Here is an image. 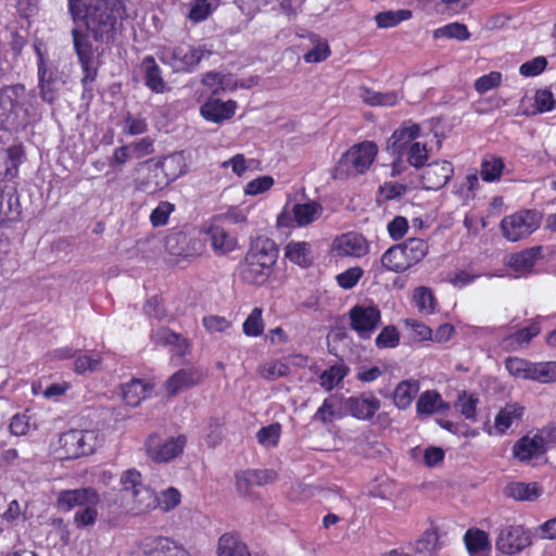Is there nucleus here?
<instances>
[{"label": "nucleus", "instance_id": "f257e3e1", "mask_svg": "<svg viewBox=\"0 0 556 556\" xmlns=\"http://www.w3.org/2000/svg\"><path fill=\"white\" fill-rule=\"evenodd\" d=\"M126 0H86L78 18L85 20L94 40L110 42L117 31V23L126 17Z\"/></svg>", "mask_w": 556, "mask_h": 556}, {"label": "nucleus", "instance_id": "f03ea898", "mask_svg": "<svg viewBox=\"0 0 556 556\" xmlns=\"http://www.w3.org/2000/svg\"><path fill=\"white\" fill-rule=\"evenodd\" d=\"M279 252L274 240L257 237L239 266L240 278L249 285L263 286L273 273Z\"/></svg>", "mask_w": 556, "mask_h": 556}, {"label": "nucleus", "instance_id": "7ed1b4c3", "mask_svg": "<svg viewBox=\"0 0 556 556\" xmlns=\"http://www.w3.org/2000/svg\"><path fill=\"white\" fill-rule=\"evenodd\" d=\"M36 96L27 91L22 84L7 85L0 88V128L13 126L20 115L29 116Z\"/></svg>", "mask_w": 556, "mask_h": 556}, {"label": "nucleus", "instance_id": "20e7f679", "mask_svg": "<svg viewBox=\"0 0 556 556\" xmlns=\"http://www.w3.org/2000/svg\"><path fill=\"white\" fill-rule=\"evenodd\" d=\"M377 153L378 148L372 141H363L352 146L342 154L333 168V178L343 180L364 174L374 163Z\"/></svg>", "mask_w": 556, "mask_h": 556}, {"label": "nucleus", "instance_id": "39448f33", "mask_svg": "<svg viewBox=\"0 0 556 556\" xmlns=\"http://www.w3.org/2000/svg\"><path fill=\"white\" fill-rule=\"evenodd\" d=\"M99 444L97 431L73 429L61 434L58 453L61 458L76 459L91 455Z\"/></svg>", "mask_w": 556, "mask_h": 556}, {"label": "nucleus", "instance_id": "423d86ee", "mask_svg": "<svg viewBox=\"0 0 556 556\" xmlns=\"http://www.w3.org/2000/svg\"><path fill=\"white\" fill-rule=\"evenodd\" d=\"M541 225V215L534 210H520L505 216L501 222V230L510 242L520 241L532 235Z\"/></svg>", "mask_w": 556, "mask_h": 556}, {"label": "nucleus", "instance_id": "0eeeda50", "mask_svg": "<svg viewBox=\"0 0 556 556\" xmlns=\"http://www.w3.org/2000/svg\"><path fill=\"white\" fill-rule=\"evenodd\" d=\"M210 54L211 52L202 46L194 47L185 42L164 47L162 50V59L177 72H191L204 56Z\"/></svg>", "mask_w": 556, "mask_h": 556}, {"label": "nucleus", "instance_id": "6e6552de", "mask_svg": "<svg viewBox=\"0 0 556 556\" xmlns=\"http://www.w3.org/2000/svg\"><path fill=\"white\" fill-rule=\"evenodd\" d=\"M38 55V78L40 98L50 104L58 99L59 92L64 84L58 68L48 62L39 48H36Z\"/></svg>", "mask_w": 556, "mask_h": 556}, {"label": "nucleus", "instance_id": "1a4fd4ad", "mask_svg": "<svg viewBox=\"0 0 556 556\" xmlns=\"http://www.w3.org/2000/svg\"><path fill=\"white\" fill-rule=\"evenodd\" d=\"M72 36L75 52L84 72L81 84L84 88L87 89V87L96 80L98 74L92 45L88 35L79 30L77 27L72 29Z\"/></svg>", "mask_w": 556, "mask_h": 556}, {"label": "nucleus", "instance_id": "9d476101", "mask_svg": "<svg viewBox=\"0 0 556 556\" xmlns=\"http://www.w3.org/2000/svg\"><path fill=\"white\" fill-rule=\"evenodd\" d=\"M350 326L358 337L368 339L378 328L381 312L376 305H355L349 312Z\"/></svg>", "mask_w": 556, "mask_h": 556}, {"label": "nucleus", "instance_id": "9b49d317", "mask_svg": "<svg viewBox=\"0 0 556 556\" xmlns=\"http://www.w3.org/2000/svg\"><path fill=\"white\" fill-rule=\"evenodd\" d=\"M184 435L161 439L159 435H150L147 441V453L156 463H165L182 453L186 445Z\"/></svg>", "mask_w": 556, "mask_h": 556}, {"label": "nucleus", "instance_id": "f8f14e48", "mask_svg": "<svg viewBox=\"0 0 556 556\" xmlns=\"http://www.w3.org/2000/svg\"><path fill=\"white\" fill-rule=\"evenodd\" d=\"M531 544V536L528 530L521 526H504L500 529L495 546L506 555H514L521 552Z\"/></svg>", "mask_w": 556, "mask_h": 556}, {"label": "nucleus", "instance_id": "ddd939ff", "mask_svg": "<svg viewBox=\"0 0 556 556\" xmlns=\"http://www.w3.org/2000/svg\"><path fill=\"white\" fill-rule=\"evenodd\" d=\"M206 377V370L201 366H186L174 372L165 382L169 396L201 384Z\"/></svg>", "mask_w": 556, "mask_h": 556}, {"label": "nucleus", "instance_id": "4468645a", "mask_svg": "<svg viewBox=\"0 0 556 556\" xmlns=\"http://www.w3.org/2000/svg\"><path fill=\"white\" fill-rule=\"evenodd\" d=\"M135 556H190L189 553L173 540L164 536L144 539L138 546Z\"/></svg>", "mask_w": 556, "mask_h": 556}, {"label": "nucleus", "instance_id": "2eb2a0df", "mask_svg": "<svg viewBox=\"0 0 556 556\" xmlns=\"http://www.w3.org/2000/svg\"><path fill=\"white\" fill-rule=\"evenodd\" d=\"M453 173V165L448 161H434L424 168L421 182L428 190H439L447 184Z\"/></svg>", "mask_w": 556, "mask_h": 556}, {"label": "nucleus", "instance_id": "dca6fc26", "mask_svg": "<svg viewBox=\"0 0 556 556\" xmlns=\"http://www.w3.org/2000/svg\"><path fill=\"white\" fill-rule=\"evenodd\" d=\"M99 495L91 488L75 490H63L58 494V506L63 510H71L75 507H85L90 504H99Z\"/></svg>", "mask_w": 556, "mask_h": 556}, {"label": "nucleus", "instance_id": "f3484780", "mask_svg": "<svg viewBox=\"0 0 556 556\" xmlns=\"http://www.w3.org/2000/svg\"><path fill=\"white\" fill-rule=\"evenodd\" d=\"M204 233L207 236L214 252L219 255L227 254L237 249V238L227 231L223 224L217 223L216 219H213L205 228Z\"/></svg>", "mask_w": 556, "mask_h": 556}, {"label": "nucleus", "instance_id": "a211bd4d", "mask_svg": "<svg viewBox=\"0 0 556 556\" xmlns=\"http://www.w3.org/2000/svg\"><path fill=\"white\" fill-rule=\"evenodd\" d=\"M344 408L353 417L367 420L380 408V401L374 395L352 396L345 400Z\"/></svg>", "mask_w": 556, "mask_h": 556}, {"label": "nucleus", "instance_id": "6ab92c4d", "mask_svg": "<svg viewBox=\"0 0 556 556\" xmlns=\"http://www.w3.org/2000/svg\"><path fill=\"white\" fill-rule=\"evenodd\" d=\"M410 267L401 244L389 248L380 257V262L372 265V270L380 274L382 269L403 273Z\"/></svg>", "mask_w": 556, "mask_h": 556}, {"label": "nucleus", "instance_id": "aec40b11", "mask_svg": "<svg viewBox=\"0 0 556 556\" xmlns=\"http://www.w3.org/2000/svg\"><path fill=\"white\" fill-rule=\"evenodd\" d=\"M334 250L338 255L362 257L368 253L366 239L354 232L344 233L334 241Z\"/></svg>", "mask_w": 556, "mask_h": 556}, {"label": "nucleus", "instance_id": "412c9836", "mask_svg": "<svg viewBox=\"0 0 556 556\" xmlns=\"http://www.w3.org/2000/svg\"><path fill=\"white\" fill-rule=\"evenodd\" d=\"M545 451V439L542 434L522 437L514 445V456L520 462H528L544 454Z\"/></svg>", "mask_w": 556, "mask_h": 556}, {"label": "nucleus", "instance_id": "4be33fe9", "mask_svg": "<svg viewBox=\"0 0 556 556\" xmlns=\"http://www.w3.org/2000/svg\"><path fill=\"white\" fill-rule=\"evenodd\" d=\"M23 149L20 146H11L0 149V178L12 180L17 176L18 166L23 161Z\"/></svg>", "mask_w": 556, "mask_h": 556}, {"label": "nucleus", "instance_id": "5701e85b", "mask_svg": "<svg viewBox=\"0 0 556 556\" xmlns=\"http://www.w3.org/2000/svg\"><path fill=\"white\" fill-rule=\"evenodd\" d=\"M236 102L214 99L208 100L201 106L202 116L210 122L219 123L222 121L230 118L236 111Z\"/></svg>", "mask_w": 556, "mask_h": 556}, {"label": "nucleus", "instance_id": "b1692460", "mask_svg": "<svg viewBox=\"0 0 556 556\" xmlns=\"http://www.w3.org/2000/svg\"><path fill=\"white\" fill-rule=\"evenodd\" d=\"M140 166L148 169L147 177L139 181V188L142 191L154 193L168 185L164 174L161 172V167L159 166L157 162L153 163V160H148L140 163Z\"/></svg>", "mask_w": 556, "mask_h": 556}, {"label": "nucleus", "instance_id": "393cba45", "mask_svg": "<svg viewBox=\"0 0 556 556\" xmlns=\"http://www.w3.org/2000/svg\"><path fill=\"white\" fill-rule=\"evenodd\" d=\"M125 498L131 500L130 509L136 515L148 513L157 507L156 494L146 485L132 491Z\"/></svg>", "mask_w": 556, "mask_h": 556}, {"label": "nucleus", "instance_id": "a878e982", "mask_svg": "<svg viewBox=\"0 0 556 556\" xmlns=\"http://www.w3.org/2000/svg\"><path fill=\"white\" fill-rule=\"evenodd\" d=\"M464 542L470 556H489L491 542L485 531L469 529L464 535Z\"/></svg>", "mask_w": 556, "mask_h": 556}, {"label": "nucleus", "instance_id": "bb28decb", "mask_svg": "<svg viewBox=\"0 0 556 556\" xmlns=\"http://www.w3.org/2000/svg\"><path fill=\"white\" fill-rule=\"evenodd\" d=\"M167 182L175 181L187 172V163L182 152H176L157 161Z\"/></svg>", "mask_w": 556, "mask_h": 556}, {"label": "nucleus", "instance_id": "cd10ccee", "mask_svg": "<svg viewBox=\"0 0 556 556\" xmlns=\"http://www.w3.org/2000/svg\"><path fill=\"white\" fill-rule=\"evenodd\" d=\"M419 126L415 124L395 130L389 140L388 149L392 150L393 153L401 155L419 136Z\"/></svg>", "mask_w": 556, "mask_h": 556}, {"label": "nucleus", "instance_id": "c85d7f7f", "mask_svg": "<svg viewBox=\"0 0 556 556\" xmlns=\"http://www.w3.org/2000/svg\"><path fill=\"white\" fill-rule=\"evenodd\" d=\"M523 407L517 403L505 405L495 417L494 429L498 434H504L515 422L521 419Z\"/></svg>", "mask_w": 556, "mask_h": 556}, {"label": "nucleus", "instance_id": "c756f323", "mask_svg": "<svg viewBox=\"0 0 556 556\" xmlns=\"http://www.w3.org/2000/svg\"><path fill=\"white\" fill-rule=\"evenodd\" d=\"M321 212V205L314 201L295 203L291 210L293 219L299 227H304L312 224L320 217Z\"/></svg>", "mask_w": 556, "mask_h": 556}, {"label": "nucleus", "instance_id": "7c9ffc66", "mask_svg": "<svg viewBox=\"0 0 556 556\" xmlns=\"http://www.w3.org/2000/svg\"><path fill=\"white\" fill-rule=\"evenodd\" d=\"M146 85L156 93L166 91V84L162 78V71L152 56H146L142 61Z\"/></svg>", "mask_w": 556, "mask_h": 556}, {"label": "nucleus", "instance_id": "2f4dec72", "mask_svg": "<svg viewBox=\"0 0 556 556\" xmlns=\"http://www.w3.org/2000/svg\"><path fill=\"white\" fill-rule=\"evenodd\" d=\"M541 493L542 491L535 482H511L504 489V494L516 501H534Z\"/></svg>", "mask_w": 556, "mask_h": 556}, {"label": "nucleus", "instance_id": "473e14b6", "mask_svg": "<svg viewBox=\"0 0 556 556\" xmlns=\"http://www.w3.org/2000/svg\"><path fill=\"white\" fill-rule=\"evenodd\" d=\"M540 330V326L536 323H532L530 326L519 329L513 334L505 336L502 340V345L507 350H518L538 336Z\"/></svg>", "mask_w": 556, "mask_h": 556}, {"label": "nucleus", "instance_id": "72a5a7b5", "mask_svg": "<svg viewBox=\"0 0 556 556\" xmlns=\"http://www.w3.org/2000/svg\"><path fill=\"white\" fill-rule=\"evenodd\" d=\"M540 250L541 248H532L513 254L509 258L508 265L518 274H528L532 270L540 255Z\"/></svg>", "mask_w": 556, "mask_h": 556}, {"label": "nucleus", "instance_id": "f704fd0d", "mask_svg": "<svg viewBox=\"0 0 556 556\" xmlns=\"http://www.w3.org/2000/svg\"><path fill=\"white\" fill-rule=\"evenodd\" d=\"M218 0H192L189 3L187 18L193 24L207 20L218 8Z\"/></svg>", "mask_w": 556, "mask_h": 556}, {"label": "nucleus", "instance_id": "c9c22d12", "mask_svg": "<svg viewBox=\"0 0 556 556\" xmlns=\"http://www.w3.org/2000/svg\"><path fill=\"white\" fill-rule=\"evenodd\" d=\"M417 412L419 414L431 415L434 413H442L448 408L441 395L435 391L424 392L417 402Z\"/></svg>", "mask_w": 556, "mask_h": 556}, {"label": "nucleus", "instance_id": "e433bc0d", "mask_svg": "<svg viewBox=\"0 0 556 556\" xmlns=\"http://www.w3.org/2000/svg\"><path fill=\"white\" fill-rule=\"evenodd\" d=\"M400 244L410 267L421 262L429 251L427 241L419 238H409Z\"/></svg>", "mask_w": 556, "mask_h": 556}, {"label": "nucleus", "instance_id": "4c0bfd02", "mask_svg": "<svg viewBox=\"0 0 556 556\" xmlns=\"http://www.w3.org/2000/svg\"><path fill=\"white\" fill-rule=\"evenodd\" d=\"M147 393L148 386L139 379H132L122 386L123 400L129 406L139 405L140 402L146 399Z\"/></svg>", "mask_w": 556, "mask_h": 556}, {"label": "nucleus", "instance_id": "58836bf2", "mask_svg": "<svg viewBox=\"0 0 556 556\" xmlns=\"http://www.w3.org/2000/svg\"><path fill=\"white\" fill-rule=\"evenodd\" d=\"M418 390L419 386L416 381L406 380L400 382L393 394L395 405L401 409L407 408L418 393Z\"/></svg>", "mask_w": 556, "mask_h": 556}, {"label": "nucleus", "instance_id": "ea45409f", "mask_svg": "<svg viewBox=\"0 0 556 556\" xmlns=\"http://www.w3.org/2000/svg\"><path fill=\"white\" fill-rule=\"evenodd\" d=\"M413 303L417 309L425 315L434 313L437 306V300L428 287H417L413 292Z\"/></svg>", "mask_w": 556, "mask_h": 556}, {"label": "nucleus", "instance_id": "a19ab883", "mask_svg": "<svg viewBox=\"0 0 556 556\" xmlns=\"http://www.w3.org/2000/svg\"><path fill=\"white\" fill-rule=\"evenodd\" d=\"M505 164L502 157L490 155L482 160L480 175L483 181L493 182L500 180Z\"/></svg>", "mask_w": 556, "mask_h": 556}, {"label": "nucleus", "instance_id": "79ce46f5", "mask_svg": "<svg viewBox=\"0 0 556 556\" xmlns=\"http://www.w3.org/2000/svg\"><path fill=\"white\" fill-rule=\"evenodd\" d=\"M285 254L292 263L302 267L309 265L312 261L311 248L306 242H289Z\"/></svg>", "mask_w": 556, "mask_h": 556}, {"label": "nucleus", "instance_id": "37998d69", "mask_svg": "<svg viewBox=\"0 0 556 556\" xmlns=\"http://www.w3.org/2000/svg\"><path fill=\"white\" fill-rule=\"evenodd\" d=\"M245 544L235 533H224L217 542V556H238Z\"/></svg>", "mask_w": 556, "mask_h": 556}, {"label": "nucleus", "instance_id": "c03bdc74", "mask_svg": "<svg viewBox=\"0 0 556 556\" xmlns=\"http://www.w3.org/2000/svg\"><path fill=\"white\" fill-rule=\"evenodd\" d=\"M529 380L540 383L556 381V362L531 363Z\"/></svg>", "mask_w": 556, "mask_h": 556}, {"label": "nucleus", "instance_id": "a18cd8bd", "mask_svg": "<svg viewBox=\"0 0 556 556\" xmlns=\"http://www.w3.org/2000/svg\"><path fill=\"white\" fill-rule=\"evenodd\" d=\"M349 368L343 364H337L323 371L319 376V384L326 391H331L348 375Z\"/></svg>", "mask_w": 556, "mask_h": 556}, {"label": "nucleus", "instance_id": "49530a36", "mask_svg": "<svg viewBox=\"0 0 556 556\" xmlns=\"http://www.w3.org/2000/svg\"><path fill=\"white\" fill-rule=\"evenodd\" d=\"M361 97L363 101L369 105L392 106L399 100V97L395 92L382 93L366 88L362 90Z\"/></svg>", "mask_w": 556, "mask_h": 556}, {"label": "nucleus", "instance_id": "de8ad7c7", "mask_svg": "<svg viewBox=\"0 0 556 556\" xmlns=\"http://www.w3.org/2000/svg\"><path fill=\"white\" fill-rule=\"evenodd\" d=\"M102 356L96 351H89L87 354L78 356L74 363L75 371L85 374L87 371H96L100 368Z\"/></svg>", "mask_w": 556, "mask_h": 556}, {"label": "nucleus", "instance_id": "09e8293b", "mask_svg": "<svg viewBox=\"0 0 556 556\" xmlns=\"http://www.w3.org/2000/svg\"><path fill=\"white\" fill-rule=\"evenodd\" d=\"M412 17L409 10H399L396 12L388 11L381 12L376 15L377 25L381 28L394 27L402 21H407Z\"/></svg>", "mask_w": 556, "mask_h": 556}, {"label": "nucleus", "instance_id": "8fccbe9b", "mask_svg": "<svg viewBox=\"0 0 556 556\" xmlns=\"http://www.w3.org/2000/svg\"><path fill=\"white\" fill-rule=\"evenodd\" d=\"M258 371L264 379L273 381L289 375L290 369L287 363L282 361H274L263 364Z\"/></svg>", "mask_w": 556, "mask_h": 556}, {"label": "nucleus", "instance_id": "3c124183", "mask_svg": "<svg viewBox=\"0 0 556 556\" xmlns=\"http://www.w3.org/2000/svg\"><path fill=\"white\" fill-rule=\"evenodd\" d=\"M434 37L455 38L457 40L465 41L470 38V33L466 25L455 22L438 28L434 31Z\"/></svg>", "mask_w": 556, "mask_h": 556}, {"label": "nucleus", "instance_id": "603ef678", "mask_svg": "<svg viewBox=\"0 0 556 556\" xmlns=\"http://www.w3.org/2000/svg\"><path fill=\"white\" fill-rule=\"evenodd\" d=\"M263 330L262 309L255 307L243 323V332L248 337H258L263 333Z\"/></svg>", "mask_w": 556, "mask_h": 556}, {"label": "nucleus", "instance_id": "864d4df0", "mask_svg": "<svg viewBox=\"0 0 556 556\" xmlns=\"http://www.w3.org/2000/svg\"><path fill=\"white\" fill-rule=\"evenodd\" d=\"M156 498L157 507H160L162 511L167 513L180 504L181 495L176 488L170 486L156 495Z\"/></svg>", "mask_w": 556, "mask_h": 556}, {"label": "nucleus", "instance_id": "5fc2aeb1", "mask_svg": "<svg viewBox=\"0 0 556 556\" xmlns=\"http://www.w3.org/2000/svg\"><path fill=\"white\" fill-rule=\"evenodd\" d=\"M505 368L515 378L529 379L531 362L519 357H508Z\"/></svg>", "mask_w": 556, "mask_h": 556}, {"label": "nucleus", "instance_id": "6e6d98bb", "mask_svg": "<svg viewBox=\"0 0 556 556\" xmlns=\"http://www.w3.org/2000/svg\"><path fill=\"white\" fill-rule=\"evenodd\" d=\"M175 211V205L163 201L151 212L150 222L153 227H161L167 224L169 215Z\"/></svg>", "mask_w": 556, "mask_h": 556}, {"label": "nucleus", "instance_id": "4d7b16f0", "mask_svg": "<svg viewBox=\"0 0 556 556\" xmlns=\"http://www.w3.org/2000/svg\"><path fill=\"white\" fill-rule=\"evenodd\" d=\"M313 41L316 42L315 47L304 54L306 63H319L325 61L330 55V48L325 40H317V36H312Z\"/></svg>", "mask_w": 556, "mask_h": 556}, {"label": "nucleus", "instance_id": "13d9d810", "mask_svg": "<svg viewBox=\"0 0 556 556\" xmlns=\"http://www.w3.org/2000/svg\"><path fill=\"white\" fill-rule=\"evenodd\" d=\"M98 504H90L76 511L74 515V523L77 528L93 526L98 518Z\"/></svg>", "mask_w": 556, "mask_h": 556}, {"label": "nucleus", "instance_id": "bf43d9fd", "mask_svg": "<svg viewBox=\"0 0 556 556\" xmlns=\"http://www.w3.org/2000/svg\"><path fill=\"white\" fill-rule=\"evenodd\" d=\"M439 535L435 530L428 529L416 541L415 549L420 554H431L438 544Z\"/></svg>", "mask_w": 556, "mask_h": 556}, {"label": "nucleus", "instance_id": "052dcab7", "mask_svg": "<svg viewBox=\"0 0 556 556\" xmlns=\"http://www.w3.org/2000/svg\"><path fill=\"white\" fill-rule=\"evenodd\" d=\"M260 444L266 447L276 446L280 438V426L273 424L267 427H263L256 434Z\"/></svg>", "mask_w": 556, "mask_h": 556}, {"label": "nucleus", "instance_id": "680f3d73", "mask_svg": "<svg viewBox=\"0 0 556 556\" xmlns=\"http://www.w3.org/2000/svg\"><path fill=\"white\" fill-rule=\"evenodd\" d=\"M132 159L140 160L154 152V140L150 137L141 138L128 143Z\"/></svg>", "mask_w": 556, "mask_h": 556}, {"label": "nucleus", "instance_id": "e2e57ef3", "mask_svg": "<svg viewBox=\"0 0 556 556\" xmlns=\"http://www.w3.org/2000/svg\"><path fill=\"white\" fill-rule=\"evenodd\" d=\"M202 83L204 86L208 87L214 94H217L229 86V79L217 72H207L204 74Z\"/></svg>", "mask_w": 556, "mask_h": 556}, {"label": "nucleus", "instance_id": "0e129e2a", "mask_svg": "<svg viewBox=\"0 0 556 556\" xmlns=\"http://www.w3.org/2000/svg\"><path fill=\"white\" fill-rule=\"evenodd\" d=\"M274 186V178L271 176H261L249 181L244 187V193L248 195H257L266 192Z\"/></svg>", "mask_w": 556, "mask_h": 556}, {"label": "nucleus", "instance_id": "69168bd1", "mask_svg": "<svg viewBox=\"0 0 556 556\" xmlns=\"http://www.w3.org/2000/svg\"><path fill=\"white\" fill-rule=\"evenodd\" d=\"M400 342V336L394 326L384 327L376 338L379 349L395 348Z\"/></svg>", "mask_w": 556, "mask_h": 556}, {"label": "nucleus", "instance_id": "338daca9", "mask_svg": "<svg viewBox=\"0 0 556 556\" xmlns=\"http://www.w3.org/2000/svg\"><path fill=\"white\" fill-rule=\"evenodd\" d=\"M121 482L123 485L124 497L130 495L132 491L144 486L141 482V475L136 469H129L122 475Z\"/></svg>", "mask_w": 556, "mask_h": 556}, {"label": "nucleus", "instance_id": "774afa93", "mask_svg": "<svg viewBox=\"0 0 556 556\" xmlns=\"http://www.w3.org/2000/svg\"><path fill=\"white\" fill-rule=\"evenodd\" d=\"M364 271L361 267H351L337 276V282L344 289L353 288L362 278Z\"/></svg>", "mask_w": 556, "mask_h": 556}]
</instances>
